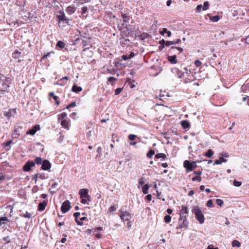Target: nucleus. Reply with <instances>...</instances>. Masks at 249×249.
I'll use <instances>...</instances> for the list:
<instances>
[{
  "instance_id": "obj_1",
  "label": "nucleus",
  "mask_w": 249,
  "mask_h": 249,
  "mask_svg": "<svg viewBox=\"0 0 249 249\" xmlns=\"http://www.w3.org/2000/svg\"><path fill=\"white\" fill-rule=\"evenodd\" d=\"M11 78L6 77L0 74V82L1 81V87L0 88V92H9V88L11 82Z\"/></svg>"
},
{
  "instance_id": "obj_2",
  "label": "nucleus",
  "mask_w": 249,
  "mask_h": 249,
  "mask_svg": "<svg viewBox=\"0 0 249 249\" xmlns=\"http://www.w3.org/2000/svg\"><path fill=\"white\" fill-rule=\"evenodd\" d=\"M192 213H194L196 219L199 221L200 224H202L204 222L205 218L204 216L198 206H194L192 209Z\"/></svg>"
},
{
  "instance_id": "obj_3",
  "label": "nucleus",
  "mask_w": 249,
  "mask_h": 249,
  "mask_svg": "<svg viewBox=\"0 0 249 249\" xmlns=\"http://www.w3.org/2000/svg\"><path fill=\"white\" fill-rule=\"evenodd\" d=\"M183 166L186 169L188 172L195 169L196 167V161L190 162L189 160H186L184 161Z\"/></svg>"
},
{
  "instance_id": "obj_4",
  "label": "nucleus",
  "mask_w": 249,
  "mask_h": 249,
  "mask_svg": "<svg viewBox=\"0 0 249 249\" xmlns=\"http://www.w3.org/2000/svg\"><path fill=\"white\" fill-rule=\"evenodd\" d=\"M188 213V208L186 206H182L181 209L180 211V217H179V221H181L182 219L186 218L187 215Z\"/></svg>"
},
{
  "instance_id": "obj_5",
  "label": "nucleus",
  "mask_w": 249,
  "mask_h": 249,
  "mask_svg": "<svg viewBox=\"0 0 249 249\" xmlns=\"http://www.w3.org/2000/svg\"><path fill=\"white\" fill-rule=\"evenodd\" d=\"M70 202L69 200L65 201L62 204L61 210L63 213H67L70 209Z\"/></svg>"
},
{
  "instance_id": "obj_6",
  "label": "nucleus",
  "mask_w": 249,
  "mask_h": 249,
  "mask_svg": "<svg viewBox=\"0 0 249 249\" xmlns=\"http://www.w3.org/2000/svg\"><path fill=\"white\" fill-rule=\"evenodd\" d=\"M35 165V163L34 162L28 161L23 166V170L24 171L28 172L30 171L31 169Z\"/></svg>"
},
{
  "instance_id": "obj_7",
  "label": "nucleus",
  "mask_w": 249,
  "mask_h": 249,
  "mask_svg": "<svg viewBox=\"0 0 249 249\" xmlns=\"http://www.w3.org/2000/svg\"><path fill=\"white\" fill-rule=\"evenodd\" d=\"M188 226V222L187 221L186 218L182 219L181 221L179 220L178 226L177 227V229H182L185 228L187 229Z\"/></svg>"
},
{
  "instance_id": "obj_8",
  "label": "nucleus",
  "mask_w": 249,
  "mask_h": 249,
  "mask_svg": "<svg viewBox=\"0 0 249 249\" xmlns=\"http://www.w3.org/2000/svg\"><path fill=\"white\" fill-rule=\"evenodd\" d=\"M88 189H81L79 190V194L81 198H87L89 199V196L88 194Z\"/></svg>"
},
{
  "instance_id": "obj_9",
  "label": "nucleus",
  "mask_w": 249,
  "mask_h": 249,
  "mask_svg": "<svg viewBox=\"0 0 249 249\" xmlns=\"http://www.w3.org/2000/svg\"><path fill=\"white\" fill-rule=\"evenodd\" d=\"M51 167V164L48 160H44L42 163L41 169L48 170Z\"/></svg>"
},
{
  "instance_id": "obj_10",
  "label": "nucleus",
  "mask_w": 249,
  "mask_h": 249,
  "mask_svg": "<svg viewBox=\"0 0 249 249\" xmlns=\"http://www.w3.org/2000/svg\"><path fill=\"white\" fill-rule=\"evenodd\" d=\"M120 217L124 221H128L129 220L130 213L127 212L122 211Z\"/></svg>"
},
{
  "instance_id": "obj_11",
  "label": "nucleus",
  "mask_w": 249,
  "mask_h": 249,
  "mask_svg": "<svg viewBox=\"0 0 249 249\" xmlns=\"http://www.w3.org/2000/svg\"><path fill=\"white\" fill-rule=\"evenodd\" d=\"M16 113V109H9L8 110L3 111L4 116L8 118H9L10 117Z\"/></svg>"
},
{
  "instance_id": "obj_12",
  "label": "nucleus",
  "mask_w": 249,
  "mask_h": 249,
  "mask_svg": "<svg viewBox=\"0 0 249 249\" xmlns=\"http://www.w3.org/2000/svg\"><path fill=\"white\" fill-rule=\"evenodd\" d=\"M39 129V125H36L34 126H33V127L31 129L29 130V131L27 132V134H30L31 135H34L36 133V132Z\"/></svg>"
},
{
  "instance_id": "obj_13",
  "label": "nucleus",
  "mask_w": 249,
  "mask_h": 249,
  "mask_svg": "<svg viewBox=\"0 0 249 249\" xmlns=\"http://www.w3.org/2000/svg\"><path fill=\"white\" fill-rule=\"evenodd\" d=\"M57 18L59 20L64 21L66 23H69V19L65 16L63 12L60 15L58 16Z\"/></svg>"
},
{
  "instance_id": "obj_14",
  "label": "nucleus",
  "mask_w": 249,
  "mask_h": 249,
  "mask_svg": "<svg viewBox=\"0 0 249 249\" xmlns=\"http://www.w3.org/2000/svg\"><path fill=\"white\" fill-rule=\"evenodd\" d=\"M47 202L45 200L42 202L39 203L38 206V210L39 211H44L47 206Z\"/></svg>"
},
{
  "instance_id": "obj_15",
  "label": "nucleus",
  "mask_w": 249,
  "mask_h": 249,
  "mask_svg": "<svg viewBox=\"0 0 249 249\" xmlns=\"http://www.w3.org/2000/svg\"><path fill=\"white\" fill-rule=\"evenodd\" d=\"M75 10L76 8L74 6L71 5L67 7L66 9V12L69 15L73 14L75 12Z\"/></svg>"
},
{
  "instance_id": "obj_16",
  "label": "nucleus",
  "mask_w": 249,
  "mask_h": 249,
  "mask_svg": "<svg viewBox=\"0 0 249 249\" xmlns=\"http://www.w3.org/2000/svg\"><path fill=\"white\" fill-rule=\"evenodd\" d=\"M69 120H62L61 122V125L62 126V127L67 130L69 129Z\"/></svg>"
},
{
  "instance_id": "obj_17",
  "label": "nucleus",
  "mask_w": 249,
  "mask_h": 249,
  "mask_svg": "<svg viewBox=\"0 0 249 249\" xmlns=\"http://www.w3.org/2000/svg\"><path fill=\"white\" fill-rule=\"evenodd\" d=\"M168 60L171 64H176L177 63V59L176 55L172 56H168Z\"/></svg>"
},
{
  "instance_id": "obj_18",
  "label": "nucleus",
  "mask_w": 249,
  "mask_h": 249,
  "mask_svg": "<svg viewBox=\"0 0 249 249\" xmlns=\"http://www.w3.org/2000/svg\"><path fill=\"white\" fill-rule=\"evenodd\" d=\"M82 88L81 87L78 86L76 85H74L72 88L71 91L73 92L78 93L82 91Z\"/></svg>"
},
{
  "instance_id": "obj_19",
  "label": "nucleus",
  "mask_w": 249,
  "mask_h": 249,
  "mask_svg": "<svg viewBox=\"0 0 249 249\" xmlns=\"http://www.w3.org/2000/svg\"><path fill=\"white\" fill-rule=\"evenodd\" d=\"M226 161L227 160L226 159L223 157H220L219 160H215L213 165L220 164L222 162H226Z\"/></svg>"
},
{
  "instance_id": "obj_20",
  "label": "nucleus",
  "mask_w": 249,
  "mask_h": 249,
  "mask_svg": "<svg viewBox=\"0 0 249 249\" xmlns=\"http://www.w3.org/2000/svg\"><path fill=\"white\" fill-rule=\"evenodd\" d=\"M182 127L184 129L189 128L190 127V124L187 121H182L180 123Z\"/></svg>"
},
{
  "instance_id": "obj_21",
  "label": "nucleus",
  "mask_w": 249,
  "mask_h": 249,
  "mask_svg": "<svg viewBox=\"0 0 249 249\" xmlns=\"http://www.w3.org/2000/svg\"><path fill=\"white\" fill-rule=\"evenodd\" d=\"M80 215V213L79 212H76L73 214V216L75 218V221L77 223V224L79 225H82L83 222L79 221V220H78V218Z\"/></svg>"
},
{
  "instance_id": "obj_22",
  "label": "nucleus",
  "mask_w": 249,
  "mask_h": 249,
  "mask_svg": "<svg viewBox=\"0 0 249 249\" xmlns=\"http://www.w3.org/2000/svg\"><path fill=\"white\" fill-rule=\"evenodd\" d=\"M67 114L66 112H62L58 115V119L59 121H62L66 120Z\"/></svg>"
},
{
  "instance_id": "obj_23",
  "label": "nucleus",
  "mask_w": 249,
  "mask_h": 249,
  "mask_svg": "<svg viewBox=\"0 0 249 249\" xmlns=\"http://www.w3.org/2000/svg\"><path fill=\"white\" fill-rule=\"evenodd\" d=\"M160 33L162 35H164L165 33H166L167 34V36L170 37L171 36V32L170 31L167 30V29L165 28H163L162 31H160Z\"/></svg>"
},
{
  "instance_id": "obj_24",
  "label": "nucleus",
  "mask_w": 249,
  "mask_h": 249,
  "mask_svg": "<svg viewBox=\"0 0 249 249\" xmlns=\"http://www.w3.org/2000/svg\"><path fill=\"white\" fill-rule=\"evenodd\" d=\"M69 79V77L68 76H65V77L61 78L60 80H59L57 82H56L55 83V84L60 85V86H64L66 84V83H61L60 82H61L63 80H68Z\"/></svg>"
},
{
  "instance_id": "obj_25",
  "label": "nucleus",
  "mask_w": 249,
  "mask_h": 249,
  "mask_svg": "<svg viewBox=\"0 0 249 249\" xmlns=\"http://www.w3.org/2000/svg\"><path fill=\"white\" fill-rule=\"evenodd\" d=\"M156 159H164L166 158V156L164 153H158L155 156Z\"/></svg>"
},
{
  "instance_id": "obj_26",
  "label": "nucleus",
  "mask_w": 249,
  "mask_h": 249,
  "mask_svg": "<svg viewBox=\"0 0 249 249\" xmlns=\"http://www.w3.org/2000/svg\"><path fill=\"white\" fill-rule=\"evenodd\" d=\"M20 55H21V53L20 52L15 51L12 53V57H13V58H14L15 59H17L20 57Z\"/></svg>"
},
{
  "instance_id": "obj_27",
  "label": "nucleus",
  "mask_w": 249,
  "mask_h": 249,
  "mask_svg": "<svg viewBox=\"0 0 249 249\" xmlns=\"http://www.w3.org/2000/svg\"><path fill=\"white\" fill-rule=\"evenodd\" d=\"M117 80V78L111 76L109 77L107 79V82H109L110 84L112 85H113L114 84L115 82Z\"/></svg>"
},
{
  "instance_id": "obj_28",
  "label": "nucleus",
  "mask_w": 249,
  "mask_h": 249,
  "mask_svg": "<svg viewBox=\"0 0 249 249\" xmlns=\"http://www.w3.org/2000/svg\"><path fill=\"white\" fill-rule=\"evenodd\" d=\"M149 186H148V185L147 184H145L142 187V193L144 194H147L148 193V190L149 189Z\"/></svg>"
},
{
  "instance_id": "obj_29",
  "label": "nucleus",
  "mask_w": 249,
  "mask_h": 249,
  "mask_svg": "<svg viewBox=\"0 0 249 249\" xmlns=\"http://www.w3.org/2000/svg\"><path fill=\"white\" fill-rule=\"evenodd\" d=\"M155 154V151L154 150L151 149L146 154V156L147 158L149 159H151L153 156Z\"/></svg>"
},
{
  "instance_id": "obj_30",
  "label": "nucleus",
  "mask_w": 249,
  "mask_h": 249,
  "mask_svg": "<svg viewBox=\"0 0 249 249\" xmlns=\"http://www.w3.org/2000/svg\"><path fill=\"white\" fill-rule=\"evenodd\" d=\"M122 17L124 22L127 23L129 22V17L126 14H122Z\"/></svg>"
},
{
  "instance_id": "obj_31",
  "label": "nucleus",
  "mask_w": 249,
  "mask_h": 249,
  "mask_svg": "<svg viewBox=\"0 0 249 249\" xmlns=\"http://www.w3.org/2000/svg\"><path fill=\"white\" fill-rule=\"evenodd\" d=\"M213 154V152L212 149H209L205 153V156L208 158H211Z\"/></svg>"
},
{
  "instance_id": "obj_32",
  "label": "nucleus",
  "mask_w": 249,
  "mask_h": 249,
  "mask_svg": "<svg viewBox=\"0 0 249 249\" xmlns=\"http://www.w3.org/2000/svg\"><path fill=\"white\" fill-rule=\"evenodd\" d=\"M232 246L234 247H240L241 246V244L238 241L234 240L232 241Z\"/></svg>"
},
{
  "instance_id": "obj_33",
  "label": "nucleus",
  "mask_w": 249,
  "mask_h": 249,
  "mask_svg": "<svg viewBox=\"0 0 249 249\" xmlns=\"http://www.w3.org/2000/svg\"><path fill=\"white\" fill-rule=\"evenodd\" d=\"M209 3L208 1H205L203 3V6H202V9L204 11L207 10L209 9Z\"/></svg>"
},
{
  "instance_id": "obj_34",
  "label": "nucleus",
  "mask_w": 249,
  "mask_h": 249,
  "mask_svg": "<svg viewBox=\"0 0 249 249\" xmlns=\"http://www.w3.org/2000/svg\"><path fill=\"white\" fill-rule=\"evenodd\" d=\"M65 46L64 42L62 41H59L56 44V47H60V48H64Z\"/></svg>"
},
{
  "instance_id": "obj_35",
  "label": "nucleus",
  "mask_w": 249,
  "mask_h": 249,
  "mask_svg": "<svg viewBox=\"0 0 249 249\" xmlns=\"http://www.w3.org/2000/svg\"><path fill=\"white\" fill-rule=\"evenodd\" d=\"M42 162V159L40 157H37L35 160V163L36 164H40Z\"/></svg>"
},
{
  "instance_id": "obj_36",
  "label": "nucleus",
  "mask_w": 249,
  "mask_h": 249,
  "mask_svg": "<svg viewBox=\"0 0 249 249\" xmlns=\"http://www.w3.org/2000/svg\"><path fill=\"white\" fill-rule=\"evenodd\" d=\"M220 18L218 16H214L212 17H210V19L213 22H217L219 20Z\"/></svg>"
},
{
  "instance_id": "obj_37",
  "label": "nucleus",
  "mask_w": 249,
  "mask_h": 249,
  "mask_svg": "<svg viewBox=\"0 0 249 249\" xmlns=\"http://www.w3.org/2000/svg\"><path fill=\"white\" fill-rule=\"evenodd\" d=\"M164 220L165 223H168L171 221V217L169 215H166L164 216Z\"/></svg>"
},
{
  "instance_id": "obj_38",
  "label": "nucleus",
  "mask_w": 249,
  "mask_h": 249,
  "mask_svg": "<svg viewBox=\"0 0 249 249\" xmlns=\"http://www.w3.org/2000/svg\"><path fill=\"white\" fill-rule=\"evenodd\" d=\"M37 174L38 175V178L41 179H45L48 177L45 173H39Z\"/></svg>"
},
{
  "instance_id": "obj_39",
  "label": "nucleus",
  "mask_w": 249,
  "mask_h": 249,
  "mask_svg": "<svg viewBox=\"0 0 249 249\" xmlns=\"http://www.w3.org/2000/svg\"><path fill=\"white\" fill-rule=\"evenodd\" d=\"M116 71V69L114 68L107 69V72L111 74H115Z\"/></svg>"
},
{
  "instance_id": "obj_40",
  "label": "nucleus",
  "mask_w": 249,
  "mask_h": 249,
  "mask_svg": "<svg viewBox=\"0 0 249 249\" xmlns=\"http://www.w3.org/2000/svg\"><path fill=\"white\" fill-rule=\"evenodd\" d=\"M2 240L4 241L5 243H8L11 242V239L10 236H7L3 238Z\"/></svg>"
},
{
  "instance_id": "obj_41",
  "label": "nucleus",
  "mask_w": 249,
  "mask_h": 249,
  "mask_svg": "<svg viewBox=\"0 0 249 249\" xmlns=\"http://www.w3.org/2000/svg\"><path fill=\"white\" fill-rule=\"evenodd\" d=\"M192 180L200 182L201 180V177L200 176H196L192 178Z\"/></svg>"
},
{
  "instance_id": "obj_42",
  "label": "nucleus",
  "mask_w": 249,
  "mask_h": 249,
  "mask_svg": "<svg viewBox=\"0 0 249 249\" xmlns=\"http://www.w3.org/2000/svg\"><path fill=\"white\" fill-rule=\"evenodd\" d=\"M12 142V141L10 140L8 141L7 142L4 143V145L5 147H7V150H9L10 148V144Z\"/></svg>"
},
{
  "instance_id": "obj_43",
  "label": "nucleus",
  "mask_w": 249,
  "mask_h": 249,
  "mask_svg": "<svg viewBox=\"0 0 249 249\" xmlns=\"http://www.w3.org/2000/svg\"><path fill=\"white\" fill-rule=\"evenodd\" d=\"M206 206L208 207H210V208L213 207V202L212 200H211V199L207 201V203H206Z\"/></svg>"
},
{
  "instance_id": "obj_44",
  "label": "nucleus",
  "mask_w": 249,
  "mask_h": 249,
  "mask_svg": "<svg viewBox=\"0 0 249 249\" xmlns=\"http://www.w3.org/2000/svg\"><path fill=\"white\" fill-rule=\"evenodd\" d=\"M116 209H117V207L114 205H111L109 208V212L110 213L113 212L116 210Z\"/></svg>"
},
{
  "instance_id": "obj_45",
  "label": "nucleus",
  "mask_w": 249,
  "mask_h": 249,
  "mask_svg": "<svg viewBox=\"0 0 249 249\" xmlns=\"http://www.w3.org/2000/svg\"><path fill=\"white\" fill-rule=\"evenodd\" d=\"M22 216L25 218H30L32 216V214L30 213L26 212L25 213L23 214Z\"/></svg>"
},
{
  "instance_id": "obj_46",
  "label": "nucleus",
  "mask_w": 249,
  "mask_h": 249,
  "mask_svg": "<svg viewBox=\"0 0 249 249\" xmlns=\"http://www.w3.org/2000/svg\"><path fill=\"white\" fill-rule=\"evenodd\" d=\"M233 185L236 187H240L242 185V183L240 181H238L236 180L233 181Z\"/></svg>"
},
{
  "instance_id": "obj_47",
  "label": "nucleus",
  "mask_w": 249,
  "mask_h": 249,
  "mask_svg": "<svg viewBox=\"0 0 249 249\" xmlns=\"http://www.w3.org/2000/svg\"><path fill=\"white\" fill-rule=\"evenodd\" d=\"M175 49H177L180 52H182L183 51V49L182 48L176 47H174V46H172V47H171L170 51H172V50H174Z\"/></svg>"
},
{
  "instance_id": "obj_48",
  "label": "nucleus",
  "mask_w": 249,
  "mask_h": 249,
  "mask_svg": "<svg viewBox=\"0 0 249 249\" xmlns=\"http://www.w3.org/2000/svg\"><path fill=\"white\" fill-rule=\"evenodd\" d=\"M216 202V204L219 206H222L223 204V201L221 199H217Z\"/></svg>"
},
{
  "instance_id": "obj_49",
  "label": "nucleus",
  "mask_w": 249,
  "mask_h": 249,
  "mask_svg": "<svg viewBox=\"0 0 249 249\" xmlns=\"http://www.w3.org/2000/svg\"><path fill=\"white\" fill-rule=\"evenodd\" d=\"M123 88H119L115 89V94L116 95H118L120 93V92L122 91Z\"/></svg>"
},
{
  "instance_id": "obj_50",
  "label": "nucleus",
  "mask_w": 249,
  "mask_h": 249,
  "mask_svg": "<svg viewBox=\"0 0 249 249\" xmlns=\"http://www.w3.org/2000/svg\"><path fill=\"white\" fill-rule=\"evenodd\" d=\"M49 95L50 97H53V99L55 101H56L57 100L58 97L57 96H55L53 92H50Z\"/></svg>"
},
{
  "instance_id": "obj_51",
  "label": "nucleus",
  "mask_w": 249,
  "mask_h": 249,
  "mask_svg": "<svg viewBox=\"0 0 249 249\" xmlns=\"http://www.w3.org/2000/svg\"><path fill=\"white\" fill-rule=\"evenodd\" d=\"M175 44L174 41H166L165 43V46L169 47L171 45Z\"/></svg>"
},
{
  "instance_id": "obj_52",
  "label": "nucleus",
  "mask_w": 249,
  "mask_h": 249,
  "mask_svg": "<svg viewBox=\"0 0 249 249\" xmlns=\"http://www.w3.org/2000/svg\"><path fill=\"white\" fill-rule=\"evenodd\" d=\"M75 106H76V103H75V102H73L71 103L69 105H68L67 107V108L69 109V108L73 107Z\"/></svg>"
},
{
  "instance_id": "obj_53",
  "label": "nucleus",
  "mask_w": 249,
  "mask_h": 249,
  "mask_svg": "<svg viewBox=\"0 0 249 249\" xmlns=\"http://www.w3.org/2000/svg\"><path fill=\"white\" fill-rule=\"evenodd\" d=\"M195 64L196 67H199L201 65L202 63L199 60H196L195 61Z\"/></svg>"
},
{
  "instance_id": "obj_54",
  "label": "nucleus",
  "mask_w": 249,
  "mask_h": 249,
  "mask_svg": "<svg viewBox=\"0 0 249 249\" xmlns=\"http://www.w3.org/2000/svg\"><path fill=\"white\" fill-rule=\"evenodd\" d=\"M136 137V136L133 134H130L128 136V139L130 141H133L135 138Z\"/></svg>"
},
{
  "instance_id": "obj_55",
  "label": "nucleus",
  "mask_w": 249,
  "mask_h": 249,
  "mask_svg": "<svg viewBox=\"0 0 249 249\" xmlns=\"http://www.w3.org/2000/svg\"><path fill=\"white\" fill-rule=\"evenodd\" d=\"M202 8L201 4H199L196 6V10L197 12H200Z\"/></svg>"
},
{
  "instance_id": "obj_56",
  "label": "nucleus",
  "mask_w": 249,
  "mask_h": 249,
  "mask_svg": "<svg viewBox=\"0 0 249 249\" xmlns=\"http://www.w3.org/2000/svg\"><path fill=\"white\" fill-rule=\"evenodd\" d=\"M7 220V219L6 217L0 218V224H1L2 223L4 224V221H6Z\"/></svg>"
},
{
  "instance_id": "obj_57",
  "label": "nucleus",
  "mask_w": 249,
  "mask_h": 249,
  "mask_svg": "<svg viewBox=\"0 0 249 249\" xmlns=\"http://www.w3.org/2000/svg\"><path fill=\"white\" fill-rule=\"evenodd\" d=\"M38 175L37 174H35L34 175V176L33 177V178H32V180H35V182L36 183L37 180V178H38Z\"/></svg>"
},
{
  "instance_id": "obj_58",
  "label": "nucleus",
  "mask_w": 249,
  "mask_h": 249,
  "mask_svg": "<svg viewBox=\"0 0 249 249\" xmlns=\"http://www.w3.org/2000/svg\"><path fill=\"white\" fill-rule=\"evenodd\" d=\"M146 199L148 201H151L152 199V196L150 194L147 195L146 196Z\"/></svg>"
},
{
  "instance_id": "obj_59",
  "label": "nucleus",
  "mask_w": 249,
  "mask_h": 249,
  "mask_svg": "<svg viewBox=\"0 0 249 249\" xmlns=\"http://www.w3.org/2000/svg\"><path fill=\"white\" fill-rule=\"evenodd\" d=\"M139 183L140 185H142L144 184V182L143 181V178H141L139 180Z\"/></svg>"
},
{
  "instance_id": "obj_60",
  "label": "nucleus",
  "mask_w": 249,
  "mask_h": 249,
  "mask_svg": "<svg viewBox=\"0 0 249 249\" xmlns=\"http://www.w3.org/2000/svg\"><path fill=\"white\" fill-rule=\"evenodd\" d=\"M166 42V41H165L164 39H162L161 40H160L159 43H160V45L165 46Z\"/></svg>"
},
{
  "instance_id": "obj_61",
  "label": "nucleus",
  "mask_w": 249,
  "mask_h": 249,
  "mask_svg": "<svg viewBox=\"0 0 249 249\" xmlns=\"http://www.w3.org/2000/svg\"><path fill=\"white\" fill-rule=\"evenodd\" d=\"M87 11V7L84 6V7H82V13L83 14L85 13Z\"/></svg>"
},
{
  "instance_id": "obj_62",
  "label": "nucleus",
  "mask_w": 249,
  "mask_h": 249,
  "mask_svg": "<svg viewBox=\"0 0 249 249\" xmlns=\"http://www.w3.org/2000/svg\"><path fill=\"white\" fill-rule=\"evenodd\" d=\"M128 56H127L126 55H123L122 56V59L124 60H126L129 59V58H128Z\"/></svg>"
},
{
  "instance_id": "obj_63",
  "label": "nucleus",
  "mask_w": 249,
  "mask_h": 249,
  "mask_svg": "<svg viewBox=\"0 0 249 249\" xmlns=\"http://www.w3.org/2000/svg\"><path fill=\"white\" fill-rule=\"evenodd\" d=\"M207 249H218L217 248H214L212 245H209Z\"/></svg>"
},
{
  "instance_id": "obj_64",
  "label": "nucleus",
  "mask_w": 249,
  "mask_h": 249,
  "mask_svg": "<svg viewBox=\"0 0 249 249\" xmlns=\"http://www.w3.org/2000/svg\"><path fill=\"white\" fill-rule=\"evenodd\" d=\"M245 42L246 44H249V35L245 38Z\"/></svg>"
}]
</instances>
